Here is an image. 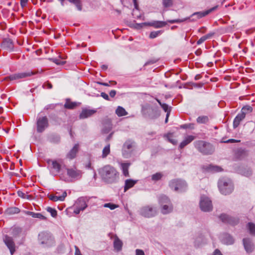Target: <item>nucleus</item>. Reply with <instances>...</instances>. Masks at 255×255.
Masks as SVG:
<instances>
[{"label": "nucleus", "mask_w": 255, "mask_h": 255, "mask_svg": "<svg viewBox=\"0 0 255 255\" xmlns=\"http://www.w3.org/2000/svg\"><path fill=\"white\" fill-rule=\"evenodd\" d=\"M99 173L103 181L107 184H113L118 182L119 173L113 166L106 165L101 168Z\"/></svg>", "instance_id": "1"}, {"label": "nucleus", "mask_w": 255, "mask_h": 255, "mask_svg": "<svg viewBox=\"0 0 255 255\" xmlns=\"http://www.w3.org/2000/svg\"><path fill=\"white\" fill-rule=\"evenodd\" d=\"M218 6H215L208 10H207L204 11H199L193 13L190 17L186 18L183 19H173V20H169L167 21L170 23H179L181 22H183L187 19H189L190 21H196L198 19L203 17L213 11L217 9Z\"/></svg>", "instance_id": "2"}, {"label": "nucleus", "mask_w": 255, "mask_h": 255, "mask_svg": "<svg viewBox=\"0 0 255 255\" xmlns=\"http://www.w3.org/2000/svg\"><path fill=\"white\" fill-rule=\"evenodd\" d=\"M195 147L203 155H211L215 151V147L210 143L197 140L194 142Z\"/></svg>", "instance_id": "3"}, {"label": "nucleus", "mask_w": 255, "mask_h": 255, "mask_svg": "<svg viewBox=\"0 0 255 255\" xmlns=\"http://www.w3.org/2000/svg\"><path fill=\"white\" fill-rule=\"evenodd\" d=\"M218 188L222 194L226 195L231 194L233 192L234 185L230 179L224 178L219 180Z\"/></svg>", "instance_id": "4"}, {"label": "nucleus", "mask_w": 255, "mask_h": 255, "mask_svg": "<svg viewBox=\"0 0 255 255\" xmlns=\"http://www.w3.org/2000/svg\"><path fill=\"white\" fill-rule=\"evenodd\" d=\"M136 148V143L134 140L128 139L123 144L122 147V154L125 158H129L132 152Z\"/></svg>", "instance_id": "5"}, {"label": "nucleus", "mask_w": 255, "mask_h": 255, "mask_svg": "<svg viewBox=\"0 0 255 255\" xmlns=\"http://www.w3.org/2000/svg\"><path fill=\"white\" fill-rule=\"evenodd\" d=\"M38 240L40 244L45 247L52 246L55 244L54 238L47 232H43L39 234Z\"/></svg>", "instance_id": "6"}, {"label": "nucleus", "mask_w": 255, "mask_h": 255, "mask_svg": "<svg viewBox=\"0 0 255 255\" xmlns=\"http://www.w3.org/2000/svg\"><path fill=\"white\" fill-rule=\"evenodd\" d=\"M169 187L176 191H184L186 187L187 184L185 181L179 179H174L171 180L169 183Z\"/></svg>", "instance_id": "7"}, {"label": "nucleus", "mask_w": 255, "mask_h": 255, "mask_svg": "<svg viewBox=\"0 0 255 255\" xmlns=\"http://www.w3.org/2000/svg\"><path fill=\"white\" fill-rule=\"evenodd\" d=\"M2 241L9 250L10 255H13L16 251V245L13 238L7 235H4L2 236Z\"/></svg>", "instance_id": "8"}, {"label": "nucleus", "mask_w": 255, "mask_h": 255, "mask_svg": "<svg viewBox=\"0 0 255 255\" xmlns=\"http://www.w3.org/2000/svg\"><path fill=\"white\" fill-rule=\"evenodd\" d=\"M139 214L145 218H151L155 216L157 214L155 208L151 206H145L141 207L139 210Z\"/></svg>", "instance_id": "9"}, {"label": "nucleus", "mask_w": 255, "mask_h": 255, "mask_svg": "<svg viewBox=\"0 0 255 255\" xmlns=\"http://www.w3.org/2000/svg\"><path fill=\"white\" fill-rule=\"evenodd\" d=\"M200 208L203 212H210L213 209L211 200L207 197L202 196L200 201Z\"/></svg>", "instance_id": "10"}, {"label": "nucleus", "mask_w": 255, "mask_h": 255, "mask_svg": "<svg viewBox=\"0 0 255 255\" xmlns=\"http://www.w3.org/2000/svg\"><path fill=\"white\" fill-rule=\"evenodd\" d=\"M34 74H35V73L32 71L17 73L11 74L8 76L5 77L3 79V80H17L25 78L28 77H30Z\"/></svg>", "instance_id": "11"}, {"label": "nucleus", "mask_w": 255, "mask_h": 255, "mask_svg": "<svg viewBox=\"0 0 255 255\" xmlns=\"http://www.w3.org/2000/svg\"><path fill=\"white\" fill-rule=\"evenodd\" d=\"M48 120L47 117H39L37 119L36 127L37 131L38 133H41L48 127Z\"/></svg>", "instance_id": "12"}, {"label": "nucleus", "mask_w": 255, "mask_h": 255, "mask_svg": "<svg viewBox=\"0 0 255 255\" xmlns=\"http://www.w3.org/2000/svg\"><path fill=\"white\" fill-rule=\"evenodd\" d=\"M67 175L75 180H79L82 178L83 172L77 169L75 167L73 168H67Z\"/></svg>", "instance_id": "13"}, {"label": "nucleus", "mask_w": 255, "mask_h": 255, "mask_svg": "<svg viewBox=\"0 0 255 255\" xmlns=\"http://www.w3.org/2000/svg\"><path fill=\"white\" fill-rule=\"evenodd\" d=\"M221 220L226 224L235 226L239 223V219L236 217H231L225 214H222L220 216Z\"/></svg>", "instance_id": "14"}, {"label": "nucleus", "mask_w": 255, "mask_h": 255, "mask_svg": "<svg viewBox=\"0 0 255 255\" xmlns=\"http://www.w3.org/2000/svg\"><path fill=\"white\" fill-rule=\"evenodd\" d=\"M1 47L6 50L12 51L13 50L14 44L12 40L9 38L3 39Z\"/></svg>", "instance_id": "15"}, {"label": "nucleus", "mask_w": 255, "mask_h": 255, "mask_svg": "<svg viewBox=\"0 0 255 255\" xmlns=\"http://www.w3.org/2000/svg\"><path fill=\"white\" fill-rule=\"evenodd\" d=\"M243 245L247 253H251L254 250V245L250 238H244L243 240Z\"/></svg>", "instance_id": "16"}, {"label": "nucleus", "mask_w": 255, "mask_h": 255, "mask_svg": "<svg viewBox=\"0 0 255 255\" xmlns=\"http://www.w3.org/2000/svg\"><path fill=\"white\" fill-rule=\"evenodd\" d=\"M89 199L86 197H80L76 201L74 206L84 210L87 207V203Z\"/></svg>", "instance_id": "17"}, {"label": "nucleus", "mask_w": 255, "mask_h": 255, "mask_svg": "<svg viewBox=\"0 0 255 255\" xmlns=\"http://www.w3.org/2000/svg\"><path fill=\"white\" fill-rule=\"evenodd\" d=\"M96 113V110L84 108L82 109L81 113L80 114L79 118L80 119H86L92 116Z\"/></svg>", "instance_id": "18"}, {"label": "nucleus", "mask_w": 255, "mask_h": 255, "mask_svg": "<svg viewBox=\"0 0 255 255\" xmlns=\"http://www.w3.org/2000/svg\"><path fill=\"white\" fill-rule=\"evenodd\" d=\"M47 163L51 165V168L54 170V174L56 175L60 172L61 165L56 160L49 159L47 160Z\"/></svg>", "instance_id": "19"}, {"label": "nucleus", "mask_w": 255, "mask_h": 255, "mask_svg": "<svg viewBox=\"0 0 255 255\" xmlns=\"http://www.w3.org/2000/svg\"><path fill=\"white\" fill-rule=\"evenodd\" d=\"M79 149V145L78 143H76L74 145L73 148L69 151L66 155V158L69 159H73L76 156L77 153H78Z\"/></svg>", "instance_id": "20"}, {"label": "nucleus", "mask_w": 255, "mask_h": 255, "mask_svg": "<svg viewBox=\"0 0 255 255\" xmlns=\"http://www.w3.org/2000/svg\"><path fill=\"white\" fill-rule=\"evenodd\" d=\"M196 138L195 136L194 135H187L184 138V139L180 143L179 147L181 149L183 148L185 146L191 143Z\"/></svg>", "instance_id": "21"}, {"label": "nucleus", "mask_w": 255, "mask_h": 255, "mask_svg": "<svg viewBox=\"0 0 255 255\" xmlns=\"http://www.w3.org/2000/svg\"><path fill=\"white\" fill-rule=\"evenodd\" d=\"M222 241L225 244L230 245L234 243L235 240L230 234H224L223 235Z\"/></svg>", "instance_id": "22"}, {"label": "nucleus", "mask_w": 255, "mask_h": 255, "mask_svg": "<svg viewBox=\"0 0 255 255\" xmlns=\"http://www.w3.org/2000/svg\"><path fill=\"white\" fill-rule=\"evenodd\" d=\"M245 114L244 113H239L235 117L233 121V128H236L240 124V123L245 119Z\"/></svg>", "instance_id": "23"}, {"label": "nucleus", "mask_w": 255, "mask_h": 255, "mask_svg": "<svg viewBox=\"0 0 255 255\" xmlns=\"http://www.w3.org/2000/svg\"><path fill=\"white\" fill-rule=\"evenodd\" d=\"M148 26H153L156 28H161L165 26L167 23L162 21H153L148 22Z\"/></svg>", "instance_id": "24"}, {"label": "nucleus", "mask_w": 255, "mask_h": 255, "mask_svg": "<svg viewBox=\"0 0 255 255\" xmlns=\"http://www.w3.org/2000/svg\"><path fill=\"white\" fill-rule=\"evenodd\" d=\"M67 196V192L64 191L61 196H55L53 195H48V198L50 200L53 201H63L65 200V197Z\"/></svg>", "instance_id": "25"}, {"label": "nucleus", "mask_w": 255, "mask_h": 255, "mask_svg": "<svg viewBox=\"0 0 255 255\" xmlns=\"http://www.w3.org/2000/svg\"><path fill=\"white\" fill-rule=\"evenodd\" d=\"M137 182V180H134L131 179H127L125 181L124 186V191L126 192L128 190L132 187Z\"/></svg>", "instance_id": "26"}, {"label": "nucleus", "mask_w": 255, "mask_h": 255, "mask_svg": "<svg viewBox=\"0 0 255 255\" xmlns=\"http://www.w3.org/2000/svg\"><path fill=\"white\" fill-rule=\"evenodd\" d=\"M121 165L123 175L125 177H129L128 168L130 165V163L129 162L122 163Z\"/></svg>", "instance_id": "27"}, {"label": "nucleus", "mask_w": 255, "mask_h": 255, "mask_svg": "<svg viewBox=\"0 0 255 255\" xmlns=\"http://www.w3.org/2000/svg\"><path fill=\"white\" fill-rule=\"evenodd\" d=\"M161 205L162 206L161 213L163 214H168L171 212L173 210V206L170 203Z\"/></svg>", "instance_id": "28"}, {"label": "nucleus", "mask_w": 255, "mask_h": 255, "mask_svg": "<svg viewBox=\"0 0 255 255\" xmlns=\"http://www.w3.org/2000/svg\"><path fill=\"white\" fill-rule=\"evenodd\" d=\"M122 242L118 238V237H116L114 242V247L115 250L118 252H119L122 250Z\"/></svg>", "instance_id": "29"}, {"label": "nucleus", "mask_w": 255, "mask_h": 255, "mask_svg": "<svg viewBox=\"0 0 255 255\" xmlns=\"http://www.w3.org/2000/svg\"><path fill=\"white\" fill-rule=\"evenodd\" d=\"M116 114L118 117H122L128 115V113L125 109L121 107L118 106L116 110Z\"/></svg>", "instance_id": "30"}, {"label": "nucleus", "mask_w": 255, "mask_h": 255, "mask_svg": "<svg viewBox=\"0 0 255 255\" xmlns=\"http://www.w3.org/2000/svg\"><path fill=\"white\" fill-rule=\"evenodd\" d=\"M146 110H147V111H148L149 112H152L153 113L155 114L154 115H148L149 118L150 119H155V118H157L158 117H159L160 115L158 110L156 109L148 108H146Z\"/></svg>", "instance_id": "31"}, {"label": "nucleus", "mask_w": 255, "mask_h": 255, "mask_svg": "<svg viewBox=\"0 0 255 255\" xmlns=\"http://www.w3.org/2000/svg\"><path fill=\"white\" fill-rule=\"evenodd\" d=\"M20 211V210L18 208L15 207H12L8 208L6 210L5 212H6V214L8 215H12V214H17V213H19Z\"/></svg>", "instance_id": "32"}, {"label": "nucleus", "mask_w": 255, "mask_h": 255, "mask_svg": "<svg viewBox=\"0 0 255 255\" xmlns=\"http://www.w3.org/2000/svg\"><path fill=\"white\" fill-rule=\"evenodd\" d=\"M240 173L245 176L250 177L252 175L253 172L250 168L248 167L241 169Z\"/></svg>", "instance_id": "33"}, {"label": "nucleus", "mask_w": 255, "mask_h": 255, "mask_svg": "<svg viewBox=\"0 0 255 255\" xmlns=\"http://www.w3.org/2000/svg\"><path fill=\"white\" fill-rule=\"evenodd\" d=\"M214 34V33H209L207 34L206 35H204L202 37H201L197 41V44L198 45H200L203 42H204L205 40H206L210 38L212 36H213Z\"/></svg>", "instance_id": "34"}, {"label": "nucleus", "mask_w": 255, "mask_h": 255, "mask_svg": "<svg viewBox=\"0 0 255 255\" xmlns=\"http://www.w3.org/2000/svg\"><path fill=\"white\" fill-rule=\"evenodd\" d=\"M196 121L198 124H207L209 122V118L206 116H199Z\"/></svg>", "instance_id": "35"}, {"label": "nucleus", "mask_w": 255, "mask_h": 255, "mask_svg": "<svg viewBox=\"0 0 255 255\" xmlns=\"http://www.w3.org/2000/svg\"><path fill=\"white\" fill-rule=\"evenodd\" d=\"M159 202L160 205H164L170 203L169 198L165 195H161L159 197Z\"/></svg>", "instance_id": "36"}, {"label": "nucleus", "mask_w": 255, "mask_h": 255, "mask_svg": "<svg viewBox=\"0 0 255 255\" xmlns=\"http://www.w3.org/2000/svg\"><path fill=\"white\" fill-rule=\"evenodd\" d=\"M70 2L72 3L75 5L77 9L81 11L82 9V4L81 0H68Z\"/></svg>", "instance_id": "37"}, {"label": "nucleus", "mask_w": 255, "mask_h": 255, "mask_svg": "<svg viewBox=\"0 0 255 255\" xmlns=\"http://www.w3.org/2000/svg\"><path fill=\"white\" fill-rule=\"evenodd\" d=\"M77 104L76 102H72L67 101L64 105V107L67 109H73L77 106Z\"/></svg>", "instance_id": "38"}, {"label": "nucleus", "mask_w": 255, "mask_h": 255, "mask_svg": "<svg viewBox=\"0 0 255 255\" xmlns=\"http://www.w3.org/2000/svg\"><path fill=\"white\" fill-rule=\"evenodd\" d=\"M252 111L253 108L250 106L246 105L242 108L241 113H244L246 117V114L251 113Z\"/></svg>", "instance_id": "39"}, {"label": "nucleus", "mask_w": 255, "mask_h": 255, "mask_svg": "<svg viewBox=\"0 0 255 255\" xmlns=\"http://www.w3.org/2000/svg\"><path fill=\"white\" fill-rule=\"evenodd\" d=\"M17 195L19 197H20L23 199L31 200L32 198V196L31 195H27L20 190H18L17 191Z\"/></svg>", "instance_id": "40"}, {"label": "nucleus", "mask_w": 255, "mask_h": 255, "mask_svg": "<svg viewBox=\"0 0 255 255\" xmlns=\"http://www.w3.org/2000/svg\"><path fill=\"white\" fill-rule=\"evenodd\" d=\"M110 152V145L108 144L106 145L102 151V157L106 158Z\"/></svg>", "instance_id": "41"}, {"label": "nucleus", "mask_w": 255, "mask_h": 255, "mask_svg": "<svg viewBox=\"0 0 255 255\" xmlns=\"http://www.w3.org/2000/svg\"><path fill=\"white\" fill-rule=\"evenodd\" d=\"M22 233V229L19 227H15L12 229V233L14 237L16 238Z\"/></svg>", "instance_id": "42"}, {"label": "nucleus", "mask_w": 255, "mask_h": 255, "mask_svg": "<svg viewBox=\"0 0 255 255\" xmlns=\"http://www.w3.org/2000/svg\"><path fill=\"white\" fill-rule=\"evenodd\" d=\"M163 177V174L161 172H157L151 176V180L154 181H157Z\"/></svg>", "instance_id": "43"}, {"label": "nucleus", "mask_w": 255, "mask_h": 255, "mask_svg": "<svg viewBox=\"0 0 255 255\" xmlns=\"http://www.w3.org/2000/svg\"><path fill=\"white\" fill-rule=\"evenodd\" d=\"M163 32L162 30L153 31H151L149 34V38L151 39L155 38L159 35L161 34Z\"/></svg>", "instance_id": "44"}, {"label": "nucleus", "mask_w": 255, "mask_h": 255, "mask_svg": "<svg viewBox=\"0 0 255 255\" xmlns=\"http://www.w3.org/2000/svg\"><path fill=\"white\" fill-rule=\"evenodd\" d=\"M248 227L251 234L255 236V224L253 223H249Z\"/></svg>", "instance_id": "45"}, {"label": "nucleus", "mask_w": 255, "mask_h": 255, "mask_svg": "<svg viewBox=\"0 0 255 255\" xmlns=\"http://www.w3.org/2000/svg\"><path fill=\"white\" fill-rule=\"evenodd\" d=\"M157 101L158 103H159V104L161 106V107H162L163 110L165 111V112H166L167 113H168V112H169V114L170 113L171 109H170V108H169L168 105H167L166 104H162L158 100H157Z\"/></svg>", "instance_id": "46"}, {"label": "nucleus", "mask_w": 255, "mask_h": 255, "mask_svg": "<svg viewBox=\"0 0 255 255\" xmlns=\"http://www.w3.org/2000/svg\"><path fill=\"white\" fill-rule=\"evenodd\" d=\"M208 169L214 172H220L222 170V169L221 167L212 165H209V166L208 167Z\"/></svg>", "instance_id": "47"}, {"label": "nucleus", "mask_w": 255, "mask_h": 255, "mask_svg": "<svg viewBox=\"0 0 255 255\" xmlns=\"http://www.w3.org/2000/svg\"><path fill=\"white\" fill-rule=\"evenodd\" d=\"M32 217L34 218H38L42 220H46V218L41 213L33 212Z\"/></svg>", "instance_id": "48"}, {"label": "nucleus", "mask_w": 255, "mask_h": 255, "mask_svg": "<svg viewBox=\"0 0 255 255\" xmlns=\"http://www.w3.org/2000/svg\"><path fill=\"white\" fill-rule=\"evenodd\" d=\"M46 210L47 212L50 213L52 217L55 218L57 216V212L55 209L48 207L47 208Z\"/></svg>", "instance_id": "49"}, {"label": "nucleus", "mask_w": 255, "mask_h": 255, "mask_svg": "<svg viewBox=\"0 0 255 255\" xmlns=\"http://www.w3.org/2000/svg\"><path fill=\"white\" fill-rule=\"evenodd\" d=\"M50 140L53 143H58L60 140V137L58 135H52L50 138Z\"/></svg>", "instance_id": "50"}, {"label": "nucleus", "mask_w": 255, "mask_h": 255, "mask_svg": "<svg viewBox=\"0 0 255 255\" xmlns=\"http://www.w3.org/2000/svg\"><path fill=\"white\" fill-rule=\"evenodd\" d=\"M165 136L166 137L168 141L172 143L173 144L176 145L177 143V140L172 138L171 133H168V134L166 135Z\"/></svg>", "instance_id": "51"}, {"label": "nucleus", "mask_w": 255, "mask_h": 255, "mask_svg": "<svg viewBox=\"0 0 255 255\" xmlns=\"http://www.w3.org/2000/svg\"><path fill=\"white\" fill-rule=\"evenodd\" d=\"M180 128H182V129L189 128V129H193L194 128V124L193 123H189V124L182 125L180 126Z\"/></svg>", "instance_id": "52"}, {"label": "nucleus", "mask_w": 255, "mask_h": 255, "mask_svg": "<svg viewBox=\"0 0 255 255\" xmlns=\"http://www.w3.org/2000/svg\"><path fill=\"white\" fill-rule=\"evenodd\" d=\"M162 4L164 7H170L173 4L172 0H162Z\"/></svg>", "instance_id": "53"}, {"label": "nucleus", "mask_w": 255, "mask_h": 255, "mask_svg": "<svg viewBox=\"0 0 255 255\" xmlns=\"http://www.w3.org/2000/svg\"><path fill=\"white\" fill-rule=\"evenodd\" d=\"M104 207L109 208L111 210H114L117 208L118 207V205L112 203H106L104 205Z\"/></svg>", "instance_id": "54"}, {"label": "nucleus", "mask_w": 255, "mask_h": 255, "mask_svg": "<svg viewBox=\"0 0 255 255\" xmlns=\"http://www.w3.org/2000/svg\"><path fill=\"white\" fill-rule=\"evenodd\" d=\"M50 60L52 61L53 62L55 63L57 65H63L65 64L66 61L61 60L60 59H57V58H51L50 59Z\"/></svg>", "instance_id": "55"}, {"label": "nucleus", "mask_w": 255, "mask_h": 255, "mask_svg": "<svg viewBox=\"0 0 255 255\" xmlns=\"http://www.w3.org/2000/svg\"><path fill=\"white\" fill-rule=\"evenodd\" d=\"M112 127L111 124H109L108 125L107 127H105L103 128L102 131L104 133H108V132H109L111 131V130L112 129Z\"/></svg>", "instance_id": "56"}, {"label": "nucleus", "mask_w": 255, "mask_h": 255, "mask_svg": "<svg viewBox=\"0 0 255 255\" xmlns=\"http://www.w3.org/2000/svg\"><path fill=\"white\" fill-rule=\"evenodd\" d=\"M42 87L43 88L51 89L52 88V85L49 82H46L43 85Z\"/></svg>", "instance_id": "57"}, {"label": "nucleus", "mask_w": 255, "mask_h": 255, "mask_svg": "<svg viewBox=\"0 0 255 255\" xmlns=\"http://www.w3.org/2000/svg\"><path fill=\"white\" fill-rule=\"evenodd\" d=\"M101 96L107 101L110 100L109 96L105 92H102L101 93Z\"/></svg>", "instance_id": "58"}, {"label": "nucleus", "mask_w": 255, "mask_h": 255, "mask_svg": "<svg viewBox=\"0 0 255 255\" xmlns=\"http://www.w3.org/2000/svg\"><path fill=\"white\" fill-rule=\"evenodd\" d=\"M240 140H238L235 139H229L226 141H222V142L225 143H235V142H238Z\"/></svg>", "instance_id": "59"}, {"label": "nucleus", "mask_w": 255, "mask_h": 255, "mask_svg": "<svg viewBox=\"0 0 255 255\" xmlns=\"http://www.w3.org/2000/svg\"><path fill=\"white\" fill-rule=\"evenodd\" d=\"M135 255H145L144 252L142 250L139 249H136L135 250Z\"/></svg>", "instance_id": "60"}, {"label": "nucleus", "mask_w": 255, "mask_h": 255, "mask_svg": "<svg viewBox=\"0 0 255 255\" xmlns=\"http://www.w3.org/2000/svg\"><path fill=\"white\" fill-rule=\"evenodd\" d=\"M81 211H83V210L81 209L80 208L78 207H75L74 206V213L76 214H79Z\"/></svg>", "instance_id": "61"}, {"label": "nucleus", "mask_w": 255, "mask_h": 255, "mask_svg": "<svg viewBox=\"0 0 255 255\" xmlns=\"http://www.w3.org/2000/svg\"><path fill=\"white\" fill-rule=\"evenodd\" d=\"M28 0H20V5L22 7H24L26 6Z\"/></svg>", "instance_id": "62"}, {"label": "nucleus", "mask_w": 255, "mask_h": 255, "mask_svg": "<svg viewBox=\"0 0 255 255\" xmlns=\"http://www.w3.org/2000/svg\"><path fill=\"white\" fill-rule=\"evenodd\" d=\"M117 92L116 90H113L110 91L109 94L111 97L114 98L116 96Z\"/></svg>", "instance_id": "63"}, {"label": "nucleus", "mask_w": 255, "mask_h": 255, "mask_svg": "<svg viewBox=\"0 0 255 255\" xmlns=\"http://www.w3.org/2000/svg\"><path fill=\"white\" fill-rule=\"evenodd\" d=\"M213 255H223V254L219 249H216L214 251Z\"/></svg>", "instance_id": "64"}]
</instances>
